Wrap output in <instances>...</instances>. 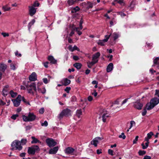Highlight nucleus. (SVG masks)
I'll use <instances>...</instances> for the list:
<instances>
[{
  "mask_svg": "<svg viewBox=\"0 0 159 159\" xmlns=\"http://www.w3.org/2000/svg\"><path fill=\"white\" fill-rule=\"evenodd\" d=\"M159 103V99L157 98H154L150 101V102L147 104L146 108L148 110H151Z\"/></svg>",
  "mask_w": 159,
  "mask_h": 159,
  "instance_id": "obj_1",
  "label": "nucleus"
},
{
  "mask_svg": "<svg viewBox=\"0 0 159 159\" xmlns=\"http://www.w3.org/2000/svg\"><path fill=\"white\" fill-rule=\"evenodd\" d=\"M26 87L28 92L32 95H34V92L33 91V89L37 93V89L36 84L35 82H29Z\"/></svg>",
  "mask_w": 159,
  "mask_h": 159,
  "instance_id": "obj_2",
  "label": "nucleus"
},
{
  "mask_svg": "<svg viewBox=\"0 0 159 159\" xmlns=\"http://www.w3.org/2000/svg\"><path fill=\"white\" fill-rule=\"evenodd\" d=\"M11 150H18L20 151L23 148L20 142L17 140H16L13 141L11 143Z\"/></svg>",
  "mask_w": 159,
  "mask_h": 159,
  "instance_id": "obj_3",
  "label": "nucleus"
},
{
  "mask_svg": "<svg viewBox=\"0 0 159 159\" xmlns=\"http://www.w3.org/2000/svg\"><path fill=\"white\" fill-rule=\"evenodd\" d=\"M22 117L24 121L27 122L34 121L35 120L36 116L33 113L29 112L27 116L24 115Z\"/></svg>",
  "mask_w": 159,
  "mask_h": 159,
  "instance_id": "obj_4",
  "label": "nucleus"
},
{
  "mask_svg": "<svg viewBox=\"0 0 159 159\" xmlns=\"http://www.w3.org/2000/svg\"><path fill=\"white\" fill-rule=\"evenodd\" d=\"M71 111L68 109L66 108L62 111L59 115L58 117L59 119H61L63 118L64 116H69L70 115Z\"/></svg>",
  "mask_w": 159,
  "mask_h": 159,
  "instance_id": "obj_5",
  "label": "nucleus"
},
{
  "mask_svg": "<svg viewBox=\"0 0 159 159\" xmlns=\"http://www.w3.org/2000/svg\"><path fill=\"white\" fill-rule=\"evenodd\" d=\"M39 148L38 146H34L28 148V152L30 154L34 155L35 152L39 151Z\"/></svg>",
  "mask_w": 159,
  "mask_h": 159,
  "instance_id": "obj_6",
  "label": "nucleus"
},
{
  "mask_svg": "<svg viewBox=\"0 0 159 159\" xmlns=\"http://www.w3.org/2000/svg\"><path fill=\"white\" fill-rule=\"evenodd\" d=\"M22 97L19 95L16 99H12L14 106L17 107L19 106L21 101Z\"/></svg>",
  "mask_w": 159,
  "mask_h": 159,
  "instance_id": "obj_7",
  "label": "nucleus"
},
{
  "mask_svg": "<svg viewBox=\"0 0 159 159\" xmlns=\"http://www.w3.org/2000/svg\"><path fill=\"white\" fill-rule=\"evenodd\" d=\"M46 142L47 145L50 147L55 146L57 143V142L52 139H47L46 140Z\"/></svg>",
  "mask_w": 159,
  "mask_h": 159,
  "instance_id": "obj_8",
  "label": "nucleus"
},
{
  "mask_svg": "<svg viewBox=\"0 0 159 159\" xmlns=\"http://www.w3.org/2000/svg\"><path fill=\"white\" fill-rule=\"evenodd\" d=\"M111 35V34H110L109 35H106L105 36V39H103L102 40H99L97 43L98 44V45H100L101 46H104L105 45L104 43L107 42L108 41L109 38L110 37Z\"/></svg>",
  "mask_w": 159,
  "mask_h": 159,
  "instance_id": "obj_9",
  "label": "nucleus"
},
{
  "mask_svg": "<svg viewBox=\"0 0 159 159\" xmlns=\"http://www.w3.org/2000/svg\"><path fill=\"white\" fill-rule=\"evenodd\" d=\"M66 153L71 155L75 154L76 152L75 150L71 147H68L66 148L65 151Z\"/></svg>",
  "mask_w": 159,
  "mask_h": 159,
  "instance_id": "obj_10",
  "label": "nucleus"
},
{
  "mask_svg": "<svg viewBox=\"0 0 159 159\" xmlns=\"http://www.w3.org/2000/svg\"><path fill=\"white\" fill-rule=\"evenodd\" d=\"M102 137H97L94 139L91 142V144L94 145V146L96 147L97 146L98 143H99V141L103 139Z\"/></svg>",
  "mask_w": 159,
  "mask_h": 159,
  "instance_id": "obj_11",
  "label": "nucleus"
},
{
  "mask_svg": "<svg viewBox=\"0 0 159 159\" xmlns=\"http://www.w3.org/2000/svg\"><path fill=\"white\" fill-rule=\"evenodd\" d=\"M100 53L99 52H97L94 54L92 56V60L97 63L98 61V58L100 56Z\"/></svg>",
  "mask_w": 159,
  "mask_h": 159,
  "instance_id": "obj_12",
  "label": "nucleus"
},
{
  "mask_svg": "<svg viewBox=\"0 0 159 159\" xmlns=\"http://www.w3.org/2000/svg\"><path fill=\"white\" fill-rule=\"evenodd\" d=\"M29 13L30 15L31 16H33L35 14L37 8H35L33 6H29Z\"/></svg>",
  "mask_w": 159,
  "mask_h": 159,
  "instance_id": "obj_13",
  "label": "nucleus"
},
{
  "mask_svg": "<svg viewBox=\"0 0 159 159\" xmlns=\"http://www.w3.org/2000/svg\"><path fill=\"white\" fill-rule=\"evenodd\" d=\"M134 106L136 109L138 110L141 109L143 105L139 101H137L135 102H133Z\"/></svg>",
  "mask_w": 159,
  "mask_h": 159,
  "instance_id": "obj_14",
  "label": "nucleus"
},
{
  "mask_svg": "<svg viewBox=\"0 0 159 159\" xmlns=\"http://www.w3.org/2000/svg\"><path fill=\"white\" fill-rule=\"evenodd\" d=\"M37 76L36 73L33 72L29 77V80L31 81H35L37 80Z\"/></svg>",
  "mask_w": 159,
  "mask_h": 159,
  "instance_id": "obj_15",
  "label": "nucleus"
},
{
  "mask_svg": "<svg viewBox=\"0 0 159 159\" xmlns=\"http://www.w3.org/2000/svg\"><path fill=\"white\" fill-rule=\"evenodd\" d=\"M110 114L108 112H104L102 116V120L104 122L106 121L107 118L110 117Z\"/></svg>",
  "mask_w": 159,
  "mask_h": 159,
  "instance_id": "obj_16",
  "label": "nucleus"
},
{
  "mask_svg": "<svg viewBox=\"0 0 159 159\" xmlns=\"http://www.w3.org/2000/svg\"><path fill=\"white\" fill-rule=\"evenodd\" d=\"M70 80L67 78L63 79L61 81L62 85L65 86H66L70 84Z\"/></svg>",
  "mask_w": 159,
  "mask_h": 159,
  "instance_id": "obj_17",
  "label": "nucleus"
},
{
  "mask_svg": "<svg viewBox=\"0 0 159 159\" xmlns=\"http://www.w3.org/2000/svg\"><path fill=\"white\" fill-rule=\"evenodd\" d=\"M59 149L58 146L55 147L51 149L49 151V153L50 154H54L57 153Z\"/></svg>",
  "mask_w": 159,
  "mask_h": 159,
  "instance_id": "obj_18",
  "label": "nucleus"
},
{
  "mask_svg": "<svg viewBox=\"0 0 159 159\" xmlns=\"http://www.w3.org/2000/svg\"><path fill=\"white\" fill-rule=\"evenodd\" d=\"M48 60L50 61V63L52 64H55L57 62V60L52 56H50L48 57Z\"/></svg>",
  "mask_w": 159,
  "mask_h": 159,
  "instance_id": "obj_19",
  "label": "nucleus"
},
{
  "mask_svg": "<svg viewBox=\"0 0 159 159\" xmlns=\"http://www.w3.org/2000/svg\"><path fill=\"white\" fill-rule=\"evenodd\" d=\"M113 64L111 63H110L107 66V71L108 72H111L113 69Z\"/></svg>",
  "mask_w": 159,
  "mask_h": 159,
  "instance_id": "obj_20",
  "label": "nucleus"
},
{
  "mask_svg": "<svg viewBox=\"0 0 159 159\" xmlns=\"http://www.w3.org/2000/svg\"><path fill=\"white\" fill-rule=\"evenodd\" d=\"M153 135V133L152 132H150L148 133L147 134V137L145 138L144 140L145 141H148L150 139L152 135Z\"/></svg>",
  "mask_w": 159,
  "mask_h": 159,
  "instance_id": "obj_21",
  "label": "nucleus"
},
{
  "mask_svg": "<svg viewBox=\"0 0 159 159\" xmlns=\"http://www.w3.org/2000/svg\"><path fill=\"white\" fill-rule=\"evenodd\" d=\"M7 65L4 64H1L0 66V70L4 72L7 68Z\"/></svg>",
  "mask_w": 159,
  "mask_h": 159,
  "instance_id": "obj_22",
  "label": "nucleus"
},
{
  "mask_svg": "<svg viewBox=\"0 0 159 159\" xmlns=\"http://www.w3.org/2000/svg\"><path fill=\"white\" fill-rule=\"evenodd\" d=\"M37 90L40 93L42 94H44L46 93V89L45 88H43L42 89L39 88L38 85L37 86Z\"/></svg>",
  "mask_w": 159,
  "mask_h": 159,
  "instance_id": "obj_23",
  "label": "nucleus"
},
{
  "mask_svg": "<svg viewBox=\"0 0 159 159\" xmlns=\"http://www.w3.org/2000/svg\"><path fill=\"white\" fill-rule=\"evenodd\" d=\"M96 63L95 62L93 61H89L87 62V66L89 68H91L92 66Z\"/></svg>",
  "mask_w": 159,
  "mask_h": 159,
  "instance_id": "obj_24",
  "label": "nucleus"
},
{
  "mask_svg": "<svg viewBox=\"0 0 159 159\" xmlns=\"http://www.w3.org/2000/svg\"><path fill=\"white\" fill-rule=\"evenodd\" d=\"M32 139H33L31 143H40V141L38 140L37 139L35 138L34 136H32L31 137Z\"/></svg>",
  "mask_w": 159,
  "mask_h": 159,
  "instance_id": "obj_25",
  "label": "nucleus"
},
{
  "mask_svg": "<svg viewBox=\"0 0 159 159\" xmlns=\"http://www.w3.org/2000/svg\"><path fill=\"white\" fill-rule=\"evenodd\" d=\"M147 142L145 143V145L144 143H142L141 144V145L142 147V148L143 149H146L148 146V144L149 143V140L148 141H146Z\"/></svg>",
  "mask_w": 159,
  "mask_h": 159,
  "instance_id": "obj_26",
  "label": "nucleus"
},
{
  "mask_svg": "<svg viewBox=\"0 0 159 159\" xmlns=\"http://www.w3.org/2000/svg\"><path fill=\"white\" fill-rule=\"evenodd\" d=\"M2 9L4 11H6L10 10L11 8L9 7L7 5H6L3 6L2 7Z\"/></svg>",
  "mask_w": 159,
  "mask_h": 159,
  "instance_id": "obj_27",
  "label": "nucleus"
},
{
  "mask_svg": "<svg viewBox=\"0 0 159 159\" xmlns=\"http://www.w3.org/2000/svg\"><path fill=\"white\" fill-rule=\"evenodd\" d=\"M77 1V0H68L67 3L69 6H71L74 4Z\"/></svg>",
  "mask_w": 159,
  "mask_h": 159,
  "instance_id": "obj_28",
  "label": "nucleus"
},
{
  "mask_svg": "<svg viewBox=\"0 0 159 159\" xmlns=\"http://www.w3.org/2000/svg\"><path fill=\"white\" fill-rule=\"evenodd\" d=\"M80 10L79 7L78 6H76L75 7L72 8L71 10V12L74 13L79 11Z\"/></svg>",
  "mask_w": 159,
  "mask_h": 159,
  "instance_id": "obj_29",
  "label": "nucleus"
},
{
  "mask_svg": "<svg viewBox=\"0 0 159 159\" xmlns=\"http://www.w3.org/2000/svg\"><path fill=\"white\" fill-rule=\"evenodd\" d=\"M76 68L78 69H80L82 65L80 63H76L74 64L73 65Z\"/></svg>",
  "mask_w": 159,
  "mask_h": 159,
  "instance_id": "obj_30",
  "label": "nucleus"
},
{
  "mask_svg": "<svg viewBox=\"0 0 159 159\" xmlns=\"http://www.w3.org/2000/svg\"><path fill=\"white\" fill-rule=\"evenodd\" d=\"M72 29L74 30H76L79 35H80L82 34V32L78 30V29H79V27H74L73 26L72 27Z\"/></svg>",
  "mask_w": 159,
  "mask_h": 159,
  "instance_id": "obj_31",
  "label": "nucleus"
},
{
  "mask_svg": "<svg viewBox=\"0 0 159 159\" xmlns=\"http://www.w3.org/2000/svg\"><path fill=\"white\" fill-rule=\"evenodd\" d=\"M112 36H113L114 40H115L118 38L119 35L117 33L115 32L112 34Z\"/></svg>",
  "mask_w": 159,
  "mask_h": 159,
  "instance_id": "obj_32",
  "label": "nucleus"
},
{
  "mask_svg": "<svg viewBox=\"0 0 159 159\" xmlns=\"http://www.w3.org/2000/svg\"><path fill=\"white\" fill-rule=\"evenodd\" d=\"M35 22V20L34 19H33L29 23L28 25V28L29 30L30 29L31 26L34 24Z\"/></svg>",
  "mask_w": 159,
  "mask_h": 159,
  "instance_id": "obj_33",
  "label": "nucleus"
},
{
  "mask_svg": "<svg viewBox=\"0 0 159 159\" xmlns=\"http://www.w3.org/2000/svg\"><path fill=\"white\" fill-rule=\"evenodd\" d=\"M82 115V111L81 109L77 110L76 111V115L78 117L80 118V116Z\"/></svg>",
  "mask_w": 159,
  "mask_h": 159,
  "instance_id": "obj_34",
  "label": "nucleus"
},
{
  "mask_svg": "<svg viewBox=\"0 0 159 159\" xmlns=\"http://www.w3.org/2000/svg\"><path fill=\"white\" fill-rule=\"evenodd\" d=\"M10 94L11 97L13 98L15 97L17 95V93H16L14 92L12 90H11L10 91Z\"/></svg>",
  "mask_w": 159,
  "mask_h": 159,
  "instance_id": "obj_35",
  "label": "nucleus"
},
{
  "mask_svg": "<svg viewBox=\"0 0 159 159\" xmlns=\"http://www.w3.org/2000/svg\"><path fill=\"white\" fill-rule=\"evenodd\" d=\"M27 140L25 139H22L21 140V142H20V144L21 145H25L26 143H27Z\"/></svg>",
  "mask_w": 159,
  "mask_h": 159,
  "instance_id": "obj_36",
  "label": "nucleus"
},
{
  "mask_svg": "<svg viewBox=\"0 0 159 159\" xmlns=\"http://www.w3.org/2000/svg\"><path fill=\"white\" fill-rule=\"evenodd\" d=\"M159 60V57H157L155 58L153 60V62L154 64H157L159 65V63L158 62V61Z\"/></svg>",
  "mask_w": 159,
  "mask_h": 159,
  "instance_id": "obj_37",
  "label": "nucleus"
},
{
  "mask_svg": "<svg viewBox=\"0 0 159 159\" xmlns=\"http://www.w3.org/2000/svg\"><path fill=\"white\" fill-rule=\"evenodd\" d=\"M146 151H144L140 150L138 152L140 156H142L146 153Z\"/></svg>",
  "mask_w": 159,
  "mask_h": 159,
  "instance_id": "obj_38",
  "label": "nucleus"
},
{
  "mask_svg": "<svg viewBox=\"0 0 159 159\" xmlns=\"http://www.w3.org/2000/svg\"><path fill=\"white\" fill-rule=\"evenodd\" d=\"M117 13L118 15H120L122 17H124L126 16V14L122 12H118Z\"/></svg>",
  "mask_w": 159,
  "mask_h": 159,
  "instance_id": "obj_39",
  "label": "nucleus"
},
{
  "mask_svg": "<svg viewBox=\"0 0 159 159\" xmlns=\"http://www.w3.org/2000/svg\"><path fill=\"white\" fill-rule=\"evenodd\" d=\"M119 137L120 138H122L123 139H125V138H126V136H125V134L124 133H122L119 136Z\"/></svg>",
  "mask_w": 159,
  "mask_h": 159,
  "instance_id": "obj_40",
  "label": "nucleus"
},
{
  "mask_svg": "<svg viewBox=\"0 0 159 159\" xmlns=\"http://www.w3.org/2000/svg\"><path fill=\"white\" fill-rule=\"evenodd\" d=\"M39 2H35L31 6H33L34 7H39Z\"/></svg>",
  "mask_w": 159,
  "mask_h": 159,
  "instance_id": "obj_41",
  "label": "nucleus"
},
{
  "mask_svg": "<svg viewBox=\"0 0 159 159\" xmlns=\"http://www.w3.org/2000/svg\"><path fill=\"white\" fill-rule=\"evenodd\" d=\"M41 125L42 126H47L48 125V123L47 121H45L43 123H41Z\"/></svg>",
  "mask_w": 159,
  "mask_h": 159,
  "instance_id": "obj_42",
  "label": "nucleus"
},
{
  "mask_svg": "<svg viewBox=\"0 0 159 159\" xmlns=\"http://www.w3.org/2000/svg\"><path fill=\"white\" fill-rule=\"evenodd\" d=\"M18 116L19 115L18 114L13 115L11 117V119L15 120L16 119L17 117H18Z\"/></svg>",
  "mask_w": 159,
  "mask_h": 159,
  "instance_id": "obj_43",
  "label": "nucleus"
},
{
  "mask_svg": "<svg viewBox=\"0 0 159 159\" xmlns=\"http://www.w3.org/2000/svg\"><path fill=\"white\" fill-rule=\"evenodd\" d=\"M130 127L129 128V129H130L133 127V125H135V123L134 121H131L130 122Z\"/></svg>",
  "mask_w": 159,
  "mask_h": 159,
  "instance_id": "obj_44",
  "label": "nucleus"
},
{
  "mask_svg": "<svg viewBox=\"0 0 159 159\" xmlns=\"http://www.w3.org/2000/svg\"><path fill=\"white\" fill-rule=\"evenodd\" d=\"M108 153L109 154H110L111 156H113L114 155V154H113V151L111 149H108Z\"/></svg>",
  "mask_w": 159,
  "mask_h": 159,
  "instance_id": "obj_45",
  "label": "nucleus"
},
{
  "mask_svg": "<svg viewBox=\"0 0 159 159\" xmlns=\"http://www.w3.org/2000/svg\"><path fill=\"white\" fill-rule=\"evenodd\" d=\"M71 89V88L70 87H66L65 89V91H66L67 93H69V91Z\"/></svg>",
  "mask_w": 159,
  "mask_h": 159,
  "instance_id": "obj_46",
  "label": "nucleus"
},
{
  "mask_svg": "<svg viewBox=\"0 0 159 159\" xmlns=\"http://www.w3.org/2000/svg\"><path fill=\"white\" fill-rule=\"evenodd\" d=\"M4 95H7V90L6 89L4 88L2 91Z\"/></svg>",
  "mask_w": 159,
  "mask_h": 159,
  "instance_id": "obj_47",
  "label": "nucleus"
},
{
  "mask_svg": "<svg viewBox=\"0 0 159 159\" xmlns=\"http://www.w3.org/2000/svg\"><path fill=\"white\" fill-rule=\"evenodd\" d=\"M119 3L121 5H124L125 3L124 0H119Z\"/></svg>",
  "mask_w": 159,
  "mask_h": 159,
  "instance_id": "obj_48",
  "label": "nucleus"
},
{
  "mask_svg": "<svg viewBox=\"0 0 159 159\" xmlns=\"http://www.w3.org/2000/svg\"><path fill=\"white\" fill-rule=\"evenodd\" d=\"M138 138H139V136H136L135 139H134L133 140V144H135L137 143V142L138 141Z\"/></svg>",
  "mask_w": 159,
  "mask_h": 159,
  "instance_id": "obj_49",
  "label": "nucleus"
},
{
  "mask_svg": "<svg viewBox=\"0 0 159 159\" xmlns=\"http://www.w3.org/2000/svg\"><path fill=\"white\" fill-rule=\"evenodd\" d=\"M1 34L4 37H8L9 36V34L8 33L3 32Z\"/></svg>",
  "mask_w": 159,
  "mask_h": 159,
  "instance_id": "obj_50",
  "label": "nucleus"
},
{
  "mask_svg": "<svg viewBox=\"0 0 159 159\" xmlns=\"http://www.w3.org/2000/svg\"><path fill=\"white\" fill-rule=\"evenodd\" d=\"M43 81L44 83L47 84L48 83V82L49 81V80L48 81L47 79L46 78H44L43 79Z\"/></svg>",
  "mask_w": 159,
  "mask_h": 159,
  "instance_id": "obj_51",
  "label": "nucleus"
},
{
  "mask_svg": "<svg viewBox=\"0 0 159 159\" xmlns=\"http://www.w3.org/2000/svg\"><path fill=\"white\" fill-rule=\"evenodd\" d=\"M15 54L16 56H17V57H20L21 56V54L20 53H19L18 51L16 52H15Z\"/></svg>",
  "mask_w": 159,
  "mask_h": 159,
  "instance_id": "obj_52",
  "label": "nucleus"
},
{
  "mask_svg": "<svg viewBox=\"0 0 159 159\" xmlns=\"http://www.w3.org/2000/svg\"><path fill=\"white\" fill-rule=\"evenodd\" d=\"M10 68L11 69L14 70L16 69V67L14 65L11 64L10 65Z\"/></svg>",
  "mask_w": 159,
  "mask_h": 159,
  "instance_id": "obj_53",
  "label": "nucleus"
},
{
  "mask_svg": "<svg viewBox=\"0 0 159 159\" xmlns=\"http://www.w3.org/2000/svg\"><path fill=\"white\" fill-rule=\"evenodd\" d=\"M44 112V109L43 108H41L39 111V113L41 114H43Z\"/></svg>",
  "mask_w": 159,
  "mask_h": 159,
  "instance_id": "obj_54",
  "label": "nucleus"
},
{
  "mask_svg": "<svg viewBox=\"0 0 159 159\" xmlns=\"http://www.w3.org/2000/svg\"><path fill=\"white\" fill-rule=\"evenodd\" d=\"M68 48L69 50L71 52H72L74 51L73 47H72L71 45H69L68 47Z\"/></svg>",
  "mask_w": 159,
  "mask_h": 159,
  "instance_id": "obj_55",
  "label": "nucleus"
},
{
  "mask_svg": "<svg viewBox=\"0 0 159 159\" xmlns=\"http://www.w3.org/2000/svg\"><path fill=\"white\" fill-rule=\"evenodd\" d=\"M22 101L24 102H25V103H26V104H28L29 105H30V104L29 102H27L26 101V99L24 97H23L22 98Z\"/></svg>",
  "mask_w": 159,
  "mask_h": 159,
  "instance_id": "obj_56",
  "label": "nucleus"
},
{
  "mask_svg": "<svg viewBox=\"0 0 159 159\" xmlns=\"http://www.w3.org/2000/svg\"><path fill=\"white\" fill-rule=\"evenodd\" d=\"M147 113V110L146 109H145L143 110V112H142V115L143 116H144L146 115Z\"/></svg>",
  "mask_w": 159,
  "mask_h": 159,
  "instance_id": "obj_57",
  "label": "nucleus"
},
{
  "mask_svg": "<svg viewBox=\"0 0 159 159\" xmlns=\"http://www.w3.org/2000/svg\"><path fill=\"white\" fill-rule=\"evenodd\" d=\"M92 94L94 95V96L95 97H96L97 96V94H98V93H97L96 92V91L95 90H93V93H92Z\"/></svg>",
  "mask_w": 159,
  "mask_h": 159,
  "instance_id": "obj_58",
  "label": "nucleus"
},
{
  "mask_svg": "<svg viewBox=\"0 0 159 159\" xmlns=\"http://www.w3.org/2000/svg\"><path fill=\"white\" fill-rule=\"evenodd\" d=\"M48 62H47V61L43 63V64L44 66L46 68H47L48 67Z\"/></svg>",
  "mask_w": 159,
  "mask_h": 159,
  "instance_id": "obj_59",
  "label": "nucleus"
},
{
  "mask_svg": "<svg viewBox=\"0 0 159 159\" xmlns=\"http://www.w3.org/2000/svg\"><path fill=\"white\" fill-rule=\"evenodd\" d=\"M73 59H74V60H76V61H77V60H78L79 59V57L78 56H73Z\"/></svg>",
  "mask_w": 159,
  "mask_h": 159,
  "instance_id": "obj_60",
  "label": "nucleus"
},
{
  "mask_svg": "<svg viewBox=\"0 0 159 159\" xmlns=\"http://www.w3.org/2000/svg\"><path fill=\"white\" fill-rule=\"evenodd\" d=\"M26 153L25 152L21 153L20 154V156L21 157H25Z\"/></svg>",
  "mask_w": 159,
  "mask_h": 159,
  "instance_id": "obj_61",
  "label": "nucleus"
},
{
  "mask_svg": "<svg viewBox=\"0 0 159 159\" xmlns=\"http://www.w3.org/2000/svg\"><path fill=\"white\" fill-rule=\"evenodd\" d=\"M151 157L150 156L146 155L144 156L143 159H151Z\"/></svg>",
  "mask_w": 159,
  "mask_h": 159,
  "instance_id": "obj_62",
  "label": "nucleus"
},
{
  "mask_svg": "<svg viewBox=\"0 0 159 159\" xmlns=\"http://www.w3.org/2000/svg\"><path fill=\"white\" fill-rule=\"evenodd\" d=\"M73 48L74 51L75 50H76L78 51H79V49L76 45H75L74 47H73Z\"/></svg>",
  "mask_w": 159,
  "mask_h": 159,
  "instance_id": "obj_63",
  "label": "nucleus"
},
{
  "mask_svg": "<svg viewBox=\"0 0 159 159\" xmlns=\"http://www.w3.org/2000/svg\"><path fill=\"white\" fill-rule=\"evenodd\" d=\"M155 95H157L159 97V90H156Z\"/></svg>",
  "mask_w": 159,
  "mask_h": 159,
  "instance_id": "obj_64",
  "label": "nucleus"
}]
</instances>
